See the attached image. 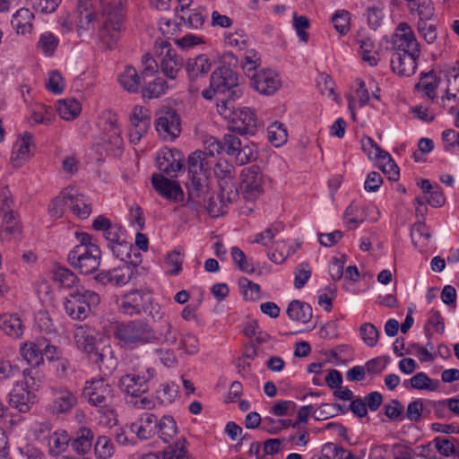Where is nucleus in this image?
Masks as SVG:
<instances>
[{
	"label": "nucleus",
	"mask_w": 459,
	"mask_h": 459,
	"mask_svg": "<svg viewBox=\"0 0 459 459\" xmlns=\"http://www.w3.org/2000/svg\"><path fill=\"white\" fill-rule=\"evenodd\" d=\"M212 62L205 55H199L194 58H188L186 63V71L190 81L194 82L209 73Z\"/></svg>",
	"instance_id": "obj_28"
},
{
	"label": "nucleus",
	"mask_w": 459,
	"mask_h": 459,
	"mask_svg": "<svg viewBox=\"0 0 459 459\" xmlns=\"http://www.w3.org/2000/svg\"><path fill=\"white\" fill-rule=\"evenodd\" d=\"M178 349L183 350L188 355L196 354L199 351V341L195 334L186 333L180 337Z\"/></svg>",
	"instance_id": "obj_60"
},
{
	"label": "nucleus",
	"mask_w": 459,
	"mask_h": 459,
	"mask_svg": "<svg viewBox=\"0 0 459 459\" xmlns=\"http://www.w3.org/2000/svg\"><path fill=\"white\" fill-rule=\"evenodd\" d=\"M213 164L214 160L208 159L201 150H196L187 158V175L209 178Z\"/></svg>",
	"instance_id": "obj_23"
},
{
	"label": "nucleus",
	"mask_w": 459,
	"mask_h": 459,
	"mask_svg": "<svg viewBox=\"0 0 459 459\" xmlns=\"http://www.w3.org/2000/svg\"><path fill=\"white\" fill-rule=\"evenodd\" d=\"M151 112L148 108L136 105L129 116V141L133 144H137L141 139L145 136L151 127Z\"/></svg>",
	"instance_id": "obj_12"
},
{
	"label": "nucleus",
	"mask_w": 459,
	"mask_h": 459,
	"mask_svg": "<svg viewBox=\"0 0 459 459\" xmlns=\"http://www.w3.org/2000/svg\"><path fill=\"white\" fill-rule=\"evenodd\" d=\"M186 186L188 195L186 204L195 210H197L201 204H205L209 194L212 192L207 177H188Z\"/></svg>",
	"instance_id": "obj_15"
},
{
	"label": "nucleus",
	"mask_w": 459,
	"mask_h": 459,
	"mask_svg": "<svg viewBox=\"0 0 459 459\" xmlns=\"http://www.w3.org/2000/svg\"><path fill=\"white\" fill-rule=\"evenodd\" d=\"M89 359L105 374L110 373L116 368V360L109 346H103L101 349L98 347Z\"/></svg>",
	"instance_id": "obj_30"
},
{
	"label": "nucleus",
	"mask_w": 459,
	"mask_h": 459,
	"mask_svg": "<svg viewBox=\"0 0 459 459\" xmlns=\"http://www.w3.org/2000/svg\"><path fill=\"white\" fill-rule=\"evenodd\" d=\"M420 55L392 53L391 68L399 76H411L418 66Z\"/></svg>",
	"instance_id": "obj_22"
},
{
	"label": "nucleus",
	"mask_w": 459,
	"mask_h": 459,
	"mask_svg": "<svg viewBox=\"0 0 459 459\" xmlns=\"http://www.w3.org/2000/svg\"><path fill=\"white\" fill-rule=\"evenodd\" d=\"M159 417L152 412L143 413L130 428L139 439L146 440L153 437L157 433Z\"/></svg>",
	"instance_id": "obj_21"
},
{
	"label": "nucleus",
	"mask_w": 459,
	"mask_h": 459,
	"mask_svg": "<svg viewBox=\"0 0 459 459\" xmlns=\"http://www.w3.org/2000/svg\"><path fill=\"white\" fill-rule=\"evenodd\" d=\"M103 9V24L99 30L100 41L108 48L117 46L124 27L122 0H100Z\"/></svg>",
	"instance_id": "obj_2"
},
{
	"label": "nucleus",
	"mask_w": 459,
	"mask_h": 459,
	"mask_svg": "<svg viewBox=\"0 0 459 459\" xmlns=\"http://www.w3.org/2000/svg\"><path fill=\"white\" fill-rule=\"evenodd\" d=\"M95 455L100 459H108L114 453L111 439L107 436H99L94 445Z\"/></svg>",
	"instance_id": "obj_51"
},
{
	"label": "nucleus",
	"mask_w": 459,
	"mask_h": 459,
	"mask_svg": "<svg viewBox=\"0 0 459 459\" xmlns=\"http://www.w3.org/2000/svg\"><path fill=\"white\" fill-rule=\"evenodd\" d=\"M410 382L412 388L419 390L426 389L429 391H435L438 386L437 382H436L434 385H431V379L424 372H420L414 375L410 379Z\"/></svg>",
	"instance_id": "obj_61"
},
{
	"label": "nucleus",
	"mask_w": 459,
	"mask_h": 459,
	"mask_svg": "<svg viewBox=\"0 0 459 459\" xmlns=\"http://www.w3.org/2000/svg\"><path fill=\"white\" fill-rule=\"evenodd\" d=\"M52 281L59 289H72L76 286L78 278L70 269L57 266L53 269Z\"/></svg>",
	"instance_id": "obj_35"
},
{
	"label": "nucleus",
	"mask_w": 459,
	"mask_h": 459,
	"mask_svg": "<svg viewBox=\"0 0 459 459\" xmlns=\"http://www.w3.org/2000/svg\"><path fill=\"white\" fill-rule=\"evenodd\" d=\"M151 303V296L142 290H134L124 295L118 301L119 310L127 316L141 315Z\"/></svg>",
	"instance_id": "obj_16"
},
{
	"label": "nucleus",
	"mask_w": 459,
	"mask_h": 459,
	"mask_svg": "<svg viewBox=\"0 0 459 459\" xmlns=\"http://www.w3.org/2000/svg\"><path fill=\"white\" fill-rule=\"evenodd\" d=\"M361 145L363 151L368 154L370 159H375L378 161H385V159H390V154L382 150L379 145L369 136H364L361 139Z\"/></svg>",
	"instance_id": "obj_42"
},
{
	"label": "nucleus",
	"mask_w": 459,
	"mask_h": 459,
	"mask_svg": "<svg viewBox=\"0 0 459 459\" xmlns=\"http://www.w3.org/2000/svg\"><path fill=\"white\" fill-rule=\"evenodd\" d=\"M178 385L175 383L162 384L156 391V398L161 404H170L178 397Z\"/></svg>",
	"instance_id": "obj_47"
},
{
	"label": "nucleus",
	"mask_w": 459,
	"mask_h": 459,
	"mask_svg": "<svg viewBox=\"0 0 459 459\" xmlns=\"http://www.w3.org/2000/svg\"><path fill=\"white\" fill-rule=\"evenodd\" d=\"M157 167L165 174L173 176L184 168V164L180 159H175L172 151H169L162 157H158Z\"/></svg>",
	"instance_id": "obj_39"
},
{
	"label": "nucleus",
	"mask_w": 459,
	"mask_h": 459,
	"mask_svg": "<svg viewBox=\"0 0 459 459\" xmlns=\"http://www.w3.org/2000/svg\"><path fill=\"white\" fill-rule=\"evenodd\" d=\"M152 184L154 189L163 197L175 202L182 199L183 191L177 181L154 174L152 177Z\"/></svg>",
	"instance_id": "obj_24"
},
{
	"label": "nucleus",
	"mask_w": 459,
	"mask_h": 459,
	"mask_svg": "<svg viewBox=\"0 0 459 459\" xmlns=\"http://www.w3.org/2000/svg\"><path fill=\"white\" fill-rule=\"evenodd\" d=\"M236 164L242 166L256 159V148L254 143H243L233 156Z\"/></svg>",
	"instance_id": "obj_46"
},
{
	"label": "nucleus",
	"mask_w": 459,
	"mask_h": 459,
	"mask_svg": "<svg viewBox=\"0 0 459 459\" xmlns=\"http://www.w3.org/2000/svg\"><path fill=\"white\" fill-rule=\"evenodd\" d=\"M118 81L121 86L129 92H137L141 85V76L133 66H126L119 74Z\"/></svg>",
	"instance_id": "obj_38"
},
{
	"label": "nucleus",
	"mask_w": 459,
	"mask_h": 459,
	"mask_svg": "<svg viewBox=\"0 0 459 459\" xmlns=\"http://www.w3.org/2000/svg\"><path fill=\"white\" fill-rule=\"evenodd\" d=\"M411 13H416L419 18L431 19L434 15V6L431 0H411L408 2Z\"/></svg>",
	"instance_id": "obj_43"
},
{
	"label": "nucleus",
	"mask_w": 459,
	"mask_h": 459,
	"mask_svg": "<svg viewBox=\"0 0 459 459\" xmlns=\"http://www.w3.org/2000/svg\"><path fill=\"white\" fill-rule=\"evenodd\" d=\"M350 20L349 12L340 11L333 16L332 22L341 35H345L350 30Z\"/></svg>",
	"instance_id": "obj_63"
},
{
	"label": "nucleus",
	"mask_w": 459,
	"mask_h": 459,
	"mask_svg": "<svg viewBox=\"0 0 459 459\" xmlns=\"http://www.w3.org/2000/svg\"><path fill=\"white\" fill-rule=\"evenodd\" d=\"M251 86L264 95H273L281 86L280 79L271 70H261L248 74Z\"/></svg>",
	"instance_id": "obj_19"
},
{
	"label": "nucleus",
	"mask_w": 459,
	"mask_h": 459,
	"mask_svg": "<svg viewBox=\"0 0 459 459\" xmlns=\"http://www.w3.org/2000/svg\"><path fill=\"white\" fill-rule=\"evenodd\" d=\"M168 87L167 82L161 78H156L153 82H150L142 91L144 99L159 98L165 93Z\"/></svg>",
	"instance_id": "obj_55"
},
{
	"label": "nucleus",
	"mask_w": 459,
	"mask_h": 459,
	"mask_svg": "<svg viewBox=\"0 0 459 459\" xmlns=\"http://www.w3.org/2000/svg\"><path fill=\"white\" fill-rule=\"evenodd\" d=\"M241 194L245 200L253 201L264 192V175L255 166L246 168L241 173Z\"/></svg>",
	"instance_id": "obj_13"
},
{
	"label": "nucleus",
	"mask_w": 459,
	"mask_h": 459,
	"mask_svg": "<svg viewBox=\"0 0 459 459\" xmlns=\"http://www.w3.org/2000/svg\"><path fill=\"white\" fill-rule=\"evenodd\" d=\"M100 302L97 293L91 290L73 292L64 301L66 314L74 320H84L90 314L91 307Z\"/></svg>",
	"instance_id": "obj_6"
},
{
	"label": "nucleus",
	"mask_w": 459,
	"mask_h": 459,
	"mask_svg": "<svg viewBox=\"0 0 459 459\" xmlns=\"http://www.w3.org/2000/svg\"><path fill=\"white\" fill-rule=\"evenodd\" d=\"M238 82V74L230 66H220L212 72L210 79V88L204 90L202 95L206 100H212L213 94H225L228 90L237 86Z\"/></svg>",
	"instance_id": "obj_8"
},
{
	"label": "nucleus",
	"mask_w": 459,
	"mask_h": 459,
	"mask_svg": "<svg viewBox=\"0 0 459 459\" xmlns=\"http://www.w3.org/2000/svg\"><path fill=\"white\" fill-rule=\"evenodd\" d=\"M57 112L65 120L74 119L81 112V103L74 99L59 100L57 104Z\"/></svg>",
	"instance_id": "obj_40"
},
{
	"label": "nucleus",
	"mask_w": 459,
	"mask_h": 459,
	"mask_svg": "<svg viewBox=\"0 0 459 459\" xmlns=\"http://www.w3.org/2000/svg\"><path fill=\"white\" fill-rule=\"evenodd\" d=\"M392 53L420 56V45L414 31L407 22H400L391 39Z\"/></svg>",
	"instance_id": "obj_9"
},
{
	"label": "nucleus",
	"mask_w": 459,
	"mask_h": 459,
	"mask_svg": "<svg viewBox=\"0 0 459 459\" xmlns=\"http://www.w3.org/2000/svg\"><path fill=\"white\" fill-rule=\"evenodd\" d=\"M158 437L164 443H170L175 441L174 438L178 434V426L174 418L170 415H162L159 419V424L157 428Z\"/></svg>",
	"instance_id": "obj_32"
},
{
	"label": "nucleus",
	"mask_w": 459,
	"mask_h": 459,
	"mask_svg": "<svg viewBox=\"0 0 459 459\" xmlns=\"http://www.w3.org/2000/svg\"><path fill=\"white\" fill-rule=\"evenodd\" d=\"M33 17L32 13L30 12L29 9L22 8L16 12L13 15V20L12 23L17 29L18 33H25L30 31L31 28V23L30 20Z\"/></svg>",
	"instance_id": "obj_48"
},
{
	"label": "nucleus",
	"mask_w": 459,
	"mask_h": 459,
	"mask_svg": "<svg viewBox=\"0 0 459 459\" xmlns=\"http://www.w3.org/2000/svg\"><path fill=\"white\" fill-rule=\"evenodd\" d=\"M290 319L302 323H308L312 318V307L310 305L299 300H292L286 311Z\"/></svg>",
	"instance_id": "obj_33"
},
{
	"label": "nucleus",
	"mask_w": 459,
	"mask_h": 459,
	"mask_svg": "<svg viewBox=\"0 0 459 459\" xmlns=\"http://www.w3.org/2000/svg\"><path fill=\"white\" fill-rule=\"evenodd\" d=\"M35 395L27 390L23 385H17L9 394V404L20 412H27L33 403Z\"/></svg>",
	"instance_id": "obj_26"
},
{
	"label": "nucleus",
	"mask_w": 459,
	"mask_h": 459,
	"mask_svg": "<svg viewBox=\"0 0 459 459\" xmlns=\"http://www.w3.org/2000/svg\"><path fill=\"white\" fill-rule=\"evenodd\" d=\"M35 322L38 329L47 334L56 333V327L54 325L50 315L45 310H40L36 314Z\"/></svg>",
	"instance_id": "obj_57"
},
{
	"label": "nucleus",
	"mask_w": 459,
	"mask_h": 459,
	"mask_svg": "<svg viewBox=\"0 0 459 459\" xmlns=\"http://www.w3.org/2000/svg\"><path fill=\"white\" fill-rule=\"evenodd\" d=\"M156 370L146 368L144 370H134L122 376L118 386L126 394L140 397L150 389V383L155 377Z\"/></svg>",
	"instance_id": "obj_7"
},
{
	"label": "nucleus",
	"mask_w": 459,
	"mask_h": 459,
	"mask_svg": "<svg viewBox=\"0 0 459 459\" xmlns=\"http://www.w3.org/2000/svg\"><path fill=\"white\" fill-rule=\"evenodd\" d=\"M53 400L48 410L53 414H65L77 404V396L65 387L52 389Z\"/></svg>",
	"instance_id": "obj_20"
},
{
	"label": "nucleus",
	"mask_w": 459,
	"mask_h": 459,
	"mask_svg": "<svg viewBox=\"0 0 459 459\" xmlns=\"http://www.w3.org/2000/svg\"><path fill=\"white\" fill-rule=\"evenodd\" d=\"M65 195H68L66 197L68 199L67 207L74 214L82 219H85L91 214V206L84 195L76 193L73 187H67Z\"/></svg>",
	"instance_id": "obj_27"
},
{
	"label": "nucleus",
	"mask_w": 459,
	"mask_h": 459,
	"mask_svg": "<svg viewBox=\"0 0 459 459\" xmlns=\"http://www.w3.org/2000/svg\"><path fill=\"white\" fill-rule=\"evenodd\" d=\"M182 264L183 254L179 250L175 249L167 255L166 264L170 267L169 270L170 275L178 274L182 270Z\"/></svg>",
	"instance_id": "obj_64"
},
{
	"label": "nucleus",
	"mask_w": 459,
	"mask_h": 459,
	"mask_svg": "<svg viewBox=\"0 0 459 459\" xmlns=\"http://www.w3.org/2000/svg\"><path fill=\"white\" fill-rule=\"evenodd\" d=\"M43 344H45V338H38L35 342H25L21 347V354L28 364L38 367L43 362Z\"/></svg>",
	"instance_id": "obj_29"
},
{
	"label": "nucleus",
	"mask_w": 459,
	"mask_h": 459,
	"mask_svg": "<svg viewBox=\"0 0 459 459\" xmlns=\"http://www.w3.org/2000/svg\"><path fill=\"white\" fill-rule=\"evenodd\" d=\"M82 395L91 405L110 411L118 399L115 388L104 378L86 381Z\"/></svg>",
	"instance_id": "obj_4"
},
{
	"label": "nucleus",
	"mask_w": 459,
	"mask_h": 459,
	"mask_svg": "<svg viewBox=\"0 0 459 459\" xmlns=\"http://www.w3.org/2000/svg\"><path fill=\"white\" fill-rule=\"evenodd\" d=\"M212 167L214 175L218 179L222 201L236 202L239 197V193L235 178V167L225 159H221L217 162L214 161Z\"/></svg>",
	"instance_id": "obj_5"
},
{
	"label": "nucleus",
	"mask_w": 459,
	"mask_h": 459,
	"mask_svg": "<svg viewBox=\"0 0 459 459\" xmlns=\"http://www.w3.org/2000/svg\"><path fill=\"white\" fill-rule=\"evenodd\" d=\"M114 336L119 341L122 348L130 350L153 343L158 339L155 330L142 320L118 324L116 326Z\"/></svg>",
	"instance_id": "obj_3"
},
{
	"label": "nucleus",
	"mask_w": 459,
	"mask_h": 459,
	"mask_svg": "<svg viewBox=\"0 0 459 459\" xmlns=\"http://www.w3.org/2000/svg\"><path fill=\"white\" fill-rule=\"evenodd\" d=\"M74 338L79 350L88 357L99 347L96 342L95 331L86 325H79L74 329Z\"/></svg>",
	"instance_id": "obj_25"
},
{
	"label": "nucleus",
	"mask_w": 459,
	"mask_h": 459,
	"mask_svg": "<svg viewBox=\"0 0 459 459\" xmlns=\"http://www.w3.org/2000/svg\"><path fill=\"white\" fill-rule=\"evenodd\" d=\"M93 433L90 429H82L79 436L72 441L73 449L78 454H86L91 447Z\"/></svg>",
	"instance_id": "obj_44"
},
{
	"label": "nucleus",
	"mask_w": 459,
	"mask_h": 459,
	"mask_svg": "<svg viewBox=\"0 0 459 459\" xmlns=\"http://www.w3.org/2000/svg\"><path fill=\"white\" fill-rule=\"evenodd\" d=\"M1 327L7 335L14 338L21 336L23 331L22 321L16 316L4 317Z\"/></svg>",
	"instance_id": "obj_54"
},
{
	"label": "nucleus",
	"mask_w": 459,
	"mask_h": 459,
	"mask_svg": "<svg viewBox=\"0 0 459 459\" xmlns=\"http://www.w3.org/2000/svg\"><path fill=\"white\" fill-rule=\"evenodd\" d=\"M76 236L80 244L70 251L67 260L81 273H92L100 264V248L93 243L92 237L88 233H77Z\"/></svg>",
	"instance_id": "obj_1"
},
{
	"label": "nucleus",
	"mask_w": 459,
	"mask_h": 459,
	"mask_svg": "<svg viewBox=\"0 0 459 459\" xmlns=\"http://www.w3.org/2000/svg\"><path fill=\"white\" fill-rule=\"evenodd\" d=\"M155 127L164 140L174 141L181 133L180 117L174 108L164 107L157 113Z\"/></svg>",
	"instance_id": "obj_11"
},
{
	"label": "nucleus",
	"mask_w": 459,
	"mask_h": 459,
	"mask_svg": "<svg viewBox=\"0 0 459 459\" xmlns=\"http://www.w3.org/2000/svg\"><path fill=\"white\" fill-rule=\"evenodd\" d=\"M239 286L246 299L256 300L260 299L261 288L257 283L242 277L239 279Z\"/></svg>",
	"instance_id": "obj_59"
},
{
	"label": "nucleus",
	"mask_w": 459,
	"mask_h": 459,
	"mask_svg": "<svg viewBox=\"0 0 459 459\" xmlns=\"http://www.w3.org/2000/svg\"><path fill=\"white\" fill-rule=\"evenodd\" d=\"M101 139L107 152L114 156L121 155L124 143L117 115L109 114L106 118Z\"/></svg>",
	"instance_id": "obj_14"
},
{
	"label": "nucleus",
	"mask_w": 459,
	"mask_h": 459,
	"mask_svg": "<svg viewBox=\"0 0 459 459\" xmlns=\"http://www.w3.org/2000/svg\"><path fill=\"white\" fill-rule=\"evenodd\" d=\"M154 48L161 72L168 78L175 79L183 66V58L178 56L176 50L167 40H156Z\"/></svg>",
	"instance_id": "obj_10"
},
{
	"label": "nucleus",
	"mask_w": 459,
	"mask_h": 459,
	"mask_svg": "<svg viewBox=\"0 0 459 459\" xmlns=\"http://www.w3.org/2000/svg\"><path fill=\"white\" fill-rule=\"evenodd\" d=\"M76 17L78 31L88 30L93 22V12L90 0H78Z\"/></svg>",
	"instance_id": "obj_34"
},
{
	"label": "nucleus",
	"mask_w": 459,
	"mask_h": 459,
	"mask_svg": "<svg viewBox=\"0 0 459 459\" xmlns=\"http://www.w3.org/2000/svg\"><path fill=\"white\" fill-rule=\"evenodd\" d=\"M58 42V39L52 32L46 31L40 35L38 48L45 56H50L56 49Z\"/></svg>",
	"instance_id": "obj_50"
},
{
	"label": "nucleus",
	"mask_w": 459,
	"mask_h": 459,
	"mask_svg": "<svg viewBox=\"0 0 459 459\" xmlns=\"http://www.w3.org/2000/svg\"><path fill=\"white\" fill-rule=\"evenodd\" d=\"M31 140L32 135L30 134H25L21 141L16 143L11 158L13 162H15L17 160H26L30 152Z\"/></svg>",
	"instance_id": "obj_52"
},
{
	"label": "nucleus",
	"mask_w": 459,
	"mask_h": 459,
	"mask_svg": "<svg viewBox=\"0 0 459 459\" xmlns=\"http://www.w3.org/2000/svg\"><path fill=\"white\" fill-rule=\"evenodd\" d=\"M362 59L368 62L370 65L375 66L378 63V53L375 42L371 38L366 36H359L357 39Z\"/></svg>",
	"instance_id": "obj_36"
},
{
	"label": "nucleus",
	"mask_w": 459,
	"mask_h": 459,
	"mask_svg": "<svg viewBox=\"0 0 459 459\" xmlns=\"http://www.w3.org/2000/svg\"><path fill=\"white\" fill-rule=\"evenodd\" d=\"M232 260L238 268L245 273H253L255 268L253 264L249 263L245 253L238 247H233L230 251Z\"/></svg>",
	"instance_id": "obj_56"
},
{
	"label": "nucleus",
	"mask_w": 459,
	"mask_h": 459,
	"mask_svg": "<svg viewBox=\"0 0 459 459\" xmlns=\"http://www.w3.org/2000/svg\"><path fill=\"white\" fill-rule=\"evenodd\" d=\"M69 437L66 431H56L48 439L49 453L53 455H58L65 452L69 444Z\"/></svg>",
	"instance_id": "obj_41"
},
{
	"label": "nucleus",
	"mask_w": 459,
	"mask_h": 459,
	"mask_svg": "<svg viewBox=\"0 0 459 459\" xmlns=\"http://www.w3.org/2000/svg\"><path fill=\"white\" fill-rule=\"evenodd\" d=\"M256 123L255 111L249 108H243L233 113L230 129L240 134H255Z\"/></svg>",
	"instance_id": "obj_18"
},
{
	"label": "nucleus",
	"mask_w": 459,
	"mask_h": 459,
	"mask_svg": "<svg viewBox=\"0 0 459 459\" xmlns=\"http://www.w3.org/2000/svg\"><path fill=\"white\" fill-rule=\"evenodd\" d=\"M219 202L213 198V193L211 192L209 194V198L205 204H201V206H205L208 213L212 217H219L220 215L224 214L226 211L227 204H230L227 200L221 199V193L218 195Z\"/></svg>",
	"instance_id": "obj_49"
},
{
	"label": "nucleus",
	"mask_w": 459,
	"mask_h": 459,
	"mask_svg": "<svg viewBox=\"0 0 459 459\" xmlns=\"http://www.w3.org/2000/svg\"><path fill=\"white\" fill-rule=\"evenodd\" d=\"M113 255L121 260V263L127 262L130 258V252L132 250V244L127 242L125 238L117 241V243L108 247Z\"/></svg>",
	"instance_id": "obj_62"
},
{
	"label": "nucleus",
	"mask_w": 459,
	"mask_h": 459,
	"mask_svg": "<svg viewBox=\"0 0 459 459\" xmlns=\"http://www.w3.org/2000/svg\"><path fill=\"white\" fill-rule=\"evenodd\" d=\"M162 459H192L187 451L186 440L184 437L176 438L162 452Z\"/></svg>",
	"instance_id": "obj_37"
},
{
	"label": "nucleus",
	"mask_w": 459,
	"mask_h": 459,
	"mask_svg": "<svg viewBox=\"0 0 459 459\" xmlns=\"http://www.w3.org/2000/svg\"><path fill=\"white\" fill-rule=\"evenodd\" d=\"M362 209L354 204L349 205L344 212V223L350 229H356L363 221Z\"/></svg>",
	"instance_id": "obj_53"
},
{
	"label": "nucleus",
	"mask_w": 459,
	"mask_h": 459,
	"mask_svg": "<svg viewBox=\"0 0 459 459\" xmlns=\"http://www.w3.org/2000/svg\"><path fill=\"white\" fill-rule=\"evenodd\" d=\"M1 212L4 214L0 236L2 238H9L20 232V226L13 211L9 209L8 200L5 199L1 206Z\"/></svg>",
	"instance_id": "obj_31"
},
{
	"label": "nucleus",
	"mask_w": 459,
	"mask_h": 459,
	"mask_svg": "<svg viewBox=\"0 0 459 459\" xmlns=\"http://www.w3.org/2000/svg\"><path fill=\"white\" fill-rule=\"evenodd\" d=\"M360 337L368 347H375L378 342L379 332L371 323H364L359 328Z\"/></svg>",
	"instance_id": "obj_58"
},
{
	"label": "nucleus",
	"mask_w": 459,
	"mask_h": 459,
	"mask_svg": "<svg viewBox=\"0 0 459 459\" xmlns=\"http://www.w3.org/2000/svg\"><path fill=\"white\" fill-rule=\"evenodd\" d=\"M134 270V266L131 263L124 262L111 270L100 271L94 279L104 285L122 286L131 280Z\"/></svg>",
	"instance_id": "obj_17"
},
{
	"label": "nucleus",
	"mask_w": 459,
	"mask_h": 459,
	"mask_svg": "<svg viewBox=\"0 0 459 459\" xmlns=\"http://www.w3.org/2000/svg\"><path fill=\"white\" fill-rule=\"evenodd\" d=\"M270 143L275 147L282 145L288 138L287 130L281 122L275 121L267 128Z\"/></svg>",
	"instance_id": "obj_45"
}]
</instances>
